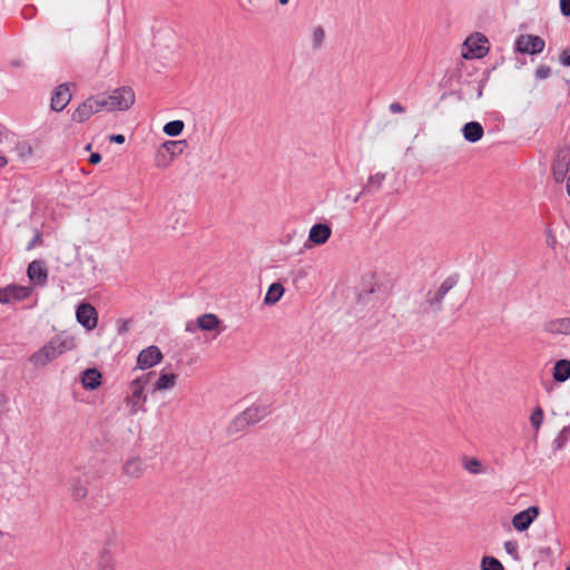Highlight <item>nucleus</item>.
<instances>
[{
    "label": "nucleus",
    "mask_w": 570,
    "mask_h": 570,
    "mask_svg": "<svg viewBox=\"0 0 570 570\" xmlns=\"http://www.w3.org/2000/svg\"><path fill=\"white\" fill-rule=\"evenodd\" d=\"M560 62L566 67H570V48H567L561 51Z\"/></svg>",
    "instance_id": "ea45409f"
},
{
    "label": "nucleus",
    "mask_w": 570,
    "mask_h": 570,
    "mask_svg": "<svg viewBox=\"0 0 570 570\" xmlns=\"http://www.w3.org/2000/svg\"><path fill=\"white\" fill-rule=\"evenodd\" d=\"M27 274L29 279L36 285L43 286L47 283L48 271L41 261H32L28 265Z\"/></svg>",
    "instance_id": "2eb2a0df"
},
{
    "label": "nucleus",
    "mask_w": 570,
    "mask_h": 570,
    "mask_svg": "<svg viewBox=\"0 0 570 570\" xmlns=\"http://www.w3.org/2000/svg\"><path fill=\"white\" fill-rule=\"evenodd\" d=\"M171 159H167V155L163 150H158L155 159V165L158 168H165L169 165Z\"/></svg>",
    "instance_id": "c9c22d12"
},
{
    "label": "nucleus",
    "mask_w": 570,
    "mask_h": 570,
    "mask_svg": "<svg viewBox=\"0 0 570 570\" xmlns=\"http://www.w3.org/2000/svg\"><path fill=\"white\" fill-rule=\"evenodd\" d=\"M154 372L142 374L134 379L127 390L126 403L130 406V413L136 414L139 410L145 411L144 404L147 400L145 389L153 377Z\"/></svg>",
    "instance_id": "f257e3e1"
},
{
    "label": "nucleus",
    "mask_w": 570,
    "mask_h": 570,
    "mask_svg": "<svg viewBox=\"0 0 570 570\" xmlns=\"http://www.w3.org/2000/svg\"><path fill=\"white\" fill-rule=\"evenodd\" d=\"M463 46L465 50L462 52V57L464 59L483 58L489 52L488 39L480 32L469 36Z\"/></svg>",
    "instance_id": "39448f33"
},
{
    "label": "nucleus",
    "mask_w": 570,
    "mask_h": 570,
    "mask_svg": "<svg viewBox=\"0 0 570 570\" xmlns=\"http://www.w3.org/2000/svg\"><path fill=\"white\" fill-rule=\"evenodd\" d=\"M104 110L99 94L87 98L78 108L73 111L71 119L77 122H83L88 120L94 114Z\"/></svg>",
    "instance_id": "0eeeda50"
},
{
    "label": "nucleus",
    "mask_w": 570,
    "mask_h": 570,
    "mask_svg": "<svg viewBox=\"0 0 570 570\" xmlns=\"http://www.w3.org/2000/svg\"><path fill=\"white\" fill-rule=\"evenodd\" d=\"M539 512L540 510L537 505L529 507L528 509L514 514L512 518V525L518 531H525L539 515Z\"/></svg>",
    "instance_id": "f8f14e48"
},
{
    "label": "nucleus",
    "mask_w": 570,
    "mask_h": 570,
    "mask_svg": "<svg viewBox=\"0 0 570 570\" xmlns=\"http://www.w3.org/2000/svg\"><path fill=\"white\" fill-rule=\"evenodd\" d=\"M547 244L549 247L554 248L557 244V238L553 235L549 234L547 236Z\"/></svg>",
    "instance_id": "49530a36"
},
{
    "label": "nucleus",
    "mask_w": 570,
    "mask_h": 570,
    "mask_svg": "<svg viewBox=\"0 0 570 570\" xmlns=\"http://www.w3.org/2000/svg\"><path fill=\"white\" fill-rule=\"evenodd\" d=\"M543 410L540 407V406H537L531 416H530V422H531V425L538 431L541 425H542V422H543Z\"/></svg>",
    "instance_id": "473e14b6"
},
{
    "label": "nucleus",
    "mask_w": 570,
    "mask_h": 570,
    "mask_svg": "<svg viewBox=\"0 0 570 570\" xmlns=\"http://www.w3.org/2000/svg\"><path fill=\"white\" fill-rule=\"evenodd\" d=\"M70 99L69 86L67 83L59 85L51 97V108L56 111H61L69 104Z\"/></svg>",
    "instance_id": "4468645a"
},
{
    "label": "nucleus",
    "mask_w": 570,
    "mask_h": 570,
    "mask_svg": "<svg viewBox=\"0 0 570 570\" xmlns=\"http://www.w3.org/2000/svg\"><path fill=\"white\" fill-rule=\"evenodd\" d=\"M9 293L10 292H8V287L0 288V303L1 304H9V303H11L10 302V297H9Z\"/></svg>",
    "instance_id": "79ce46f5"
},
{
    "label": "nucleus",
    "mask_w": 570,
    "mask_h": 570,
    "mask_svg": "<svg viewBox=\"0 0 570 570\" xmlns=\"http://www.w3.org/2000/svg\"><path fill=\"white\" fill-rule=\"evenodd\" d=\"M271 414L268 405H252L237 415L230 423V432H239L247 426L261 422L264 417Z\"/></svg>",
    "instance_id": "20e7f679"
},
{
    "label": "nucleus",
    "mask_w": 570,
    "mask_h": 570,
    "mask_svg": "<svg viewBox=\"0 0 570 570\" xmlns=\"http://www.w3.org/2000/svg\"><path fill=\"white\" fill-rule=\"evenodd\" d=\"M8 165V159L6 156H3L1 153H0V168H3Z\"/></svg>",
    "instance_id": "de8ad7c7"
},
{
    "label": "nucleus",
    "mask_w": 570,
    "mask_h": 570,
    "mask_svg": "<svg viewBox=\"0 0 570 570\" xmlns=\"http://www.w3.org/2000/svg\"><path fill=\"white\" fill-rule=\"evenodd\" d=\"M544 40L535 35H520L514 41L513 49L518 53L538 55L544 50Z\"/></svg>",
    "instance_id": "423d86ee"
},
{
    "label": "nucleus",
    "mask_w": 570,
    "mask_h": 570,
    "mask_svg": "<svg viewBox=\"0 0 570 570\" xmlns=\"http://www.w3.org/2000/svg\"><path fill=\"white\" fill-rule=\"evenodd\" d=\"M325 38V32L322 27H317L313 31V47L315 49L321 48Z\"/></svg>",
    "instance_id": "f704fd0d"
},
{
    "label": "nucleus",
    "mask_w": 570,
    "mask_h": 570,
    "mask_svg": "<svg viewBox=\"0 0 570 570\" xmlns=\"http://www.w3.org/2000/svg\"><path fill=\"white\" fill-rule=\"evenodd\" d=\"M3 138H4V129H3V127L0 125V144L3 141Z\"/></svg>",
    "instance_id": "09e8293b"
},
{
    "label": "nucleus",
    "mask_w": 570,
    "mask_h": 570,
    "mask_svg": "<svg viewBox=\"0 0 570 570\" xmlns=\"http://www.w3.org/2000/svg\"><path fill=\"white\" fill-rule=\"evenodd\" d=\"M463 466L471 474H481L484 472L481 461L475 458H464Z\"/></svg>",
    "instance_id": "cd10ccee"
},
{
    "label": "nucleus",
    "mask_w": 570,
    "mask_h": 570,
    "mask_svg": "<svg viewBox=\"0 0 570 570\" xmlns=\"http://www.w3.org/2000/svg\"><path fill=\"white\" fill-rule=\"evenodd\" d=\"M177 375L173 373H161L154 385L155 391L170 390L175 386Z\"/></svg>",
    "instance_id": "393cba45"
},
{
    "label": "nucleus",
    "mask_w": 570,
    "mask_h": 570,
    "mask_svg": "<svg viewBox=\"0 0 570 570\" xmlns=\"http://www.w3.org/2000/svg\"><path fill=\"white\" fill-rule=\"evenodd\" d=\"M278 2H279L282 6H286V4L289 2V0H278Z\"/></svg>",
    "instance_id": "3c124183"
},
{
    "label": "nucleus",
    "mask_w": 570,
    "mask_h": 570,
    "mask_svg": "<svg viewBox=\"0 0 570 570\" xmlns=\"http://www.w3.org/2000/svg\"><path fill=\"white\" fill-rule=\"evenodd\" d=\"M42 243V235L39 230H36L32 239L28 243L27 249L30 250Z\"/></svg>",
    "instance_id": "4c0bfd02"
},
{
    "label": "nucleus",
    "mask_w": 570,
    "mask_h": 570,
    "mask_svg": "<svg viewBox=\"0 0 570 570\" xmlns=\"http://www.w3.org/2000/svg\"><path fill=\"white\" fill-rule=\"evenodd\" d=\"M552 377L556 382L563 383L570 377V361L559 360L552 368Z\"/></svg>",
    "instance_id": "412c9836"
},
{
    "label": "nucleus",
    "mask_w": 570,
    "mask_h": 570,
    "mask_svg": "<svg viewBox=\"0 0 570 570\" xmlns=\"http://www.w3.org/2000/svg\"><path fill=\"white\" fill-rule=\"evenodd\" d=\"M109 140L111 142H116V144H124L125 142V136L124 135H120V134H117V135H111L109 137Z\"/></svg>",
    "instance_id": "c03bdc74"
},
{
    "label": "nucleus",
    "mask_w": 570,
    "mask_h": 570,
    "mask_svg": "<svg viewBox=\"0 0 570 570\" xmlns=\"http://www.w3.org/2000/svg\"><path fill=\"white\" fill-rule=\"evenodd\" d=\"M121 471L129 479H139L144 474L145 463L139 456H131L125 461Z\"/></svg>",
    "instance_id": "dca6fc26"
},
{
    "label": "nucleus",
    "mask_w": 570,
    "mask_h": 570,
    "mask_svg": "<svg viewBox=\"0 0 570 570\" xmlns=\"http://www.w3.org/2000/svg\"><path fill=\"white\" fill-rule=\"evenodd\" d=\"M184 144H185V141H183V140H179V141L168 140L161 145L160 150H163L166 155L168 154L170 156V159H173V157L183 153Z\"/></svg>",
    "instance_id": "bb28decb"
},
{
    "label": "nucleus",
    "mask_w": 570,
    "mask_h": 570,
    "mask_svg": "<svg viewBox=\"0 0 570 570\" xmlns=\"http://www.w3.org/2000/svg\"><path fill=\"white\" fill-rule=\"evenodd\" d=\"M76 317L78 323L88 331H91L97 326L98 313L96 308L89 303H81L77 306Z\"/></svg>",
    "instance_id": "1a4fd4ad"
},
{
    "label": "nucleus",
    "mask_w": 570,
    "mask_h": 570,
    "mask_svg": "<svg viewBox=\"0 0 570 570\" xmlns=\"http://www.w3.org/2000/svg\"><path fill=\"white\" fill-rule=\"evenodd\" d=\"M569 435H570V424L568 426H564L560 431V433L556 436V439L553 440L552 444H553L554 451H560L566 445V443L568 442Z\"/></svg>",
    "instance_id": "c756f323"
},
{
    "label": "nucleus",
    "mask_w": 570,
    "mask_h": 570,
    "mask_svg": "<svg viewBox=\"0 0 570 570\" xmlns=\"http://www.w3.org/2000/svg\"><path fill=\"white\" fill-rule=\"evenodd\" d=\"M389 109L392 114H401L404 112V107L400 102H392L389 106Z\"/></svg>",
    "instance_id": "37998d69"
},
{
    "label": "nucleus",
    "mask_w": 570,
    "mask_h": 570,
    "mask_svg": "<svg viewBox=\"0 0 570 570\" xmlns=\"http://www.w3.org/2000/svg\"><path fill=\"white\" fill-rule=\"evenodd\" d=\"M104 110H127L135 102V92L129 87L115 89L111 94H99Z\"/></svg>",
    "instance_id": "7ed1b4c3"
},
{
    "label": "nucleus",
    "mask_w": 570,
    "mask_h": 570,
    "mask_svg": "<svg viewBox=\"0 0 570 570\" xmlns=\"http://www.w3.org/2000/svg\"><path fill=\"white\" fill-rule=\"evenodd\" d=\"M567 570H570V566L567 568Z\"/></svg>",
    "instance_id": "864d4df0"
},
{
    "label": "nucleus",
    "mask_w": 570,
    "mask_h": 570,
    "mask_svg": "<svg viewBox=\"0 0 570 570\" xmlns=\"http://www.w3.org/2000/svg\"><path fill=\"white\" fill-rule=\"evenodd\" d=\"M454 285L455 281L452 277L445 278L435 292H428L425 303L434 312H440L443 307V299L445 295L449 293L450 289L454 287Z\"/></svg>",
    "instance_id": "6e6552de"
},
{
    "label": "nucleus",
    "mask_w": 570,
    "mask_h": 570,
    "mask_svg": "<svg viewBox=\"0 0 570 570\" xmlns=\"http://www.w3.org/2000/svg\"><path fill=\"white\" fill-rule=\"evenodd\" d=\"M570 167V151L561 149L557 153L552 164V175L557 183L563 181Z\"/></svg>",
    "instance_id": "9b49d317"
},
{
    "label": "nucleus",
    "mask_w": 570,
    "mask_h": 570,
    "mask_svg": "<svg viewBox=\"0 0 570 570\" xmlns=\"http://www.w3.org/2000/svg\"><path fill=\"white\" fill-rule=\"evenodd\" d=\"M8 287V292L9 293V297H10V302H16V301H22L27 297H29V295L31 294V291L32 288L29 287V286H18V285H11V286H7Z\"/></svg>",
    "instance_id": "a878e982"
},
{
    "label": "nucleus",
    "mask_w": 570,
    "mask_h": 570,
    "mask_svg": "<svg viewBox=\"0 0 570 570\" xmlns=\"http://www.w3.org/2000/svg\"><path fill=\"white\" fill-rule=\"evenodd\" d=\"M504 549L510 556L515 557L518 553V543L515 541H505Z\"/></svg>",
    "instance_id": "58836bf2"
},
{
    "label": "nucleus",
    "mask_w": 570,
    "mask_h": 570,
    "mask_svg": "<svg viewBox=\"0 0 570 570\" xmlns=\"http://www.w3.org/2000/svg\"><path fill=\"white\" fill-rule=\"evenodd\" d=\"M560 11L564 17H570V0H560Z\"/></svg>",
    "instance_id": "a19ab883"
},
{
    "label": "nucleus",
    "mask_w": 570,
    "mask_h": 570,
    "mask_svg": "<svg viewBox=\"0 0 570 570\" xmlns=\"http://www.w3.org/2000/svg\"><path fill=\"white\" fill-rule=\"evenodd\" d=\"M101 161V155L98 153H92L89 157V163L92 165H97Z\"/></svg>",
    "instance_id": "a18cd8bd"
},
{
    "label": "nucleus",
    "mask_w": 570,
    "mask_h": 570,
    "mask_svg": "<svg viewBox=\"0 0 570 570\" xmlns=\"http://www.w3.org/2000/svg\"><path fill=\"white\" fill-rule=\"evenodd\" d=\"M220 321L215 314H204L197 318V326L202 331H214Z\"/></svg>",
    "instance_id": "b1692460"
},
{
    "label": "nucleus",
    "mask_w": 570,
    "mask_h": 570,
    "mask_svg": "<svg viewBox=\"0 0 570 570\" xmlns=\"http://www.w3.org/2000/svg\"><path fill=\"white\" fill-rule=\"evenodd\" d=\"M127 331V323L125 322L121 327L119 328V332L122 333V332H126Z\"/></svg>",
    "instance_id": "8fccbe9b"
},
{
    "label": "nucleus",
    "mask_w": 570,
    "mask_h": 570,
    "mask_svg": "<svg viewBox=\"0 0 570 570\" xmlns=\"http://www.w3.org/2000/svg\"><path fill=\"white\" fill-rule=\"evenodd\" d=\"M332 229L326 224H315L309 229L308 239L315 245L325 244L331 237Z\"/></svg>",
    "instance_id": "f3484780"
},
{
    "label": "nucleus",
    "mask_w": 570,
    "mask_h": 570,
    "mask_svg": "<svg viewBox=\"0 0 570 570\" xmlns=\"http://www.w3.org/2000/svg\"><path fill=\"white\" fill-rule=\"evenodd\" d=\"M542 328L550 335H570V317L546 321Z\"/></svg>",
    "instance_id": "ddd939ff"
},
{
    "label": "nucleus",
    "mask_w": 570,
    "mask_h": 570,
    "mask_svg": "<svg viewBox=\"0 0 570 570\" xmlns=\"http://www.w3.org/2000/svg\"><path fill=\"white\" fill-rule=\"evenodd\" d=\"M463 137L469 142L479 141L484 134L483 127L478 121H469L462 128Z\"/></svg>",
    "instance_id": "6ab92c4d"
},
{
    "label": "nucleus",
    "mask_w": 570,
    "mask_h": 570,
    "mask_svg": "<svg viewBox=\"0 0 570 570\" xmlns=\"http://www.w3.org/2000/svg\"><path fill=\"white\" fill-rule=\"evenodd\" d=\"M163 360V353L156 345L144 348L137 357V367L140 370L150 368Z\"/></svg>",
    "instance_id": "9d476101"
},
{
    "label": "nucleus",
    "mask_w": 570,
    "mask_h": 570,
    "mask_svg": "<svg viewBox=\"0 0 570 570\" xmlns=\"http://www.w3.org/2000/svg\"><path fill=\"white\" fill-rule=\"evenodd\" d=\"M284 286L281 283H273L264 297V303L266 305H274L276 304L284 294Z\"/></svg>",
    "instance_id": "4be33fe9"
},
{
    "label": "nucleus",
    "mask_w": 570,
    "mask_h": 570,
    "mask_svg": "<svg viewBox=\"0 0 570 570\" xmlns=\"http://www.w3.org/2000/svg\"><path fill=\"white\" fill-rule=\"evenodd\" d=\"M82 386L86 390L94 391L101 384V374L97 368H87L81 377Z\"/></svg>",
    "instance_id": "aec40b11"
},
{
    "label": "nucleus",
    "mask_w": 570,
    "mask_h": 570,
    "mask_svg": "<svg viewBox=\"0 0 570 570\" xmlns=\"http://www.w3.org/2000/svg\"><path fill=\"white\" fill-rule=\"evenodd\" d=\"M482 570H504L502 563L494 557H483Z\"/></svg>",
    "instance_id": "7c9ffc66"
},
{
    "label": "nucleus",
    "mask_w": 570,
    "mask_h": 570,
    "mask_svg": "<svg viewBox=\"0 0 570 570\" xmlns=\"http://www.w3.org/2000/svg\"><path fill=\"white\" fill-rule=\"evenodd\" d=\"M551 75V68L547 65H540L535 69V78L538 80L547 79Z\"/></svg>",
    "instance_id": "e433bc0d"
},
{
    "label": "nucleus",
    "mask_w": 570,
    "mask_h": 570,
    "mask_svg": "<svg viewBox=\"0 0 570 570\" xmlns=\"http://www.w3.org/2000/svg\"><path fill=\"white\" fill-rule=\"evenodd\" d=\"M16 151L21 160H26L32 155V147L27 141H21L16 145Z\"/></svg>",
    "instance_id": "2f4dec72"
},
{
    "label": "nucleus",
    "mask_w": 570,
    "mask_h": 570,
    "mask_svg": "<svg viewBox=\"0 0 570 570\" xmlns=\"http://www.w3.org/2000/svg\"><path fill=\"white\" fill-rule=\"evenodd\" d=\"M98 570H115V562L109 553L105 552L101 556Z\"/></svg>",
    "instance_id": "72a5a7b5"
},
{
    "label": "nucleus",
    "mask_w": 570,
    "mask_h": 570,
    "mask_svg": "<svg viewBox=\"0 0 570 570\" xmlns=\"http://www.w3.org/2000/svg\"><path fill=\"white\" fill-rule=\"evenodd\" d=\"M11 65H12V66H17V67H18V66H20V62H19V61L13 60V61H11Z\"/></svg>",
    "instance_id": "603ef678"
},
{
    "label": "nucleus",
    "mask_w": 570,
    "mask_h": 570,
    "mask_svg": "<svg viewBox=\"0 0 570 570\" xmlns=\"http://www.w3.org/2000/svg\"><path fill=\"white\" fill-rule=\"evenodd\" d=\"M385 180V174L376 173L368 177L366 185L362 188V191L354 198V203H357L361 195L377 193Z\"/></svg>",
    "instance_id": "a211bd4d"
},
{
    "label": "nucleus",
    "mask_w": 570,
    "mask_h": 570,
    "mask_svg": "<svg viewBox=\"0 0 570 570\" xmlns=\"http://www.w3.org/2000/svg\"><path fill=\"white\" fill-rule=\"evenodd\" d=\"M184 121L181 120H173V121H169L167 122L165 126H164V132L170 137H176L178 135L181 134V131L184 130Z\"/></svg>",
    "instance_id": "c85d7f7f"
},
{
    "label": "nucleus",
    "mask_w": 570,
    "mask_h": 570,
    "mask_svg": "<svg viewBox=\"0 0 570 570\" xmlns=\"http://www.w3.org/2000/svg\"><path fill=\"white\" fill-rule=\"evenodd\" d=\"M71 347V341H61L59 338H53L49 341L40 350H38L36 353H33L30 357V362L36 366H45L46 364L57 358Z\"/></svg>",
    "instance_id": "f03ea898"
},
{
    "label": "nucleus",
    "mask_w": 570,
    "mask_h": 570,
    "mask_svg": "<svg viewBox=\"0 0 570 570\" xmlns=\"http://www.w3.org/2000/svg\"><path fill=\"white\" fill-rule=\"evenodd\" d=\"M69 484V491L71 493V497L76 500H82L87 497L88 491L87 488L82 484L79 478H71L68 482Z\"/></svg>",
    "instance_id": "5701e85b"
}]
</instances>
